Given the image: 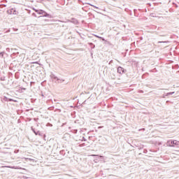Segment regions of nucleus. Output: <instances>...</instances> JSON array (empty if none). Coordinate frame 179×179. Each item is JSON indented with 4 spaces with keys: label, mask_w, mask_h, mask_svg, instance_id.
Returning a JSON list of instances; mask_svg holds the SVG:
<instances>
[{
    "label": "nucleus",
    "mask_w": 179,
    "mask_h": 179,
    "mask_svg": "<svg viewBox=\"0 0 179 179\" xmlns=\"http://www.w3.org/2000/svg\"><path fill=\"white\" fill-rule=\"evenodd\" d=\"M88 5H90V6H92L93 8H94L95 9H99V7L93 5V4H91V3H88Z\"/></svg>",
    "instance_id": "nucleus-23"
},
{
    "label": "nucleus",
    "mask_w": 179,
    "mask_h": 179,
    "mask_svg": "<svg viewBox=\"0 0 179 179\" xmlns=\"http://www.w3.org/2000/svg\"><path fill=\"white\" fill-rule=\"evenodd\" d=\"M98 128L100 129V128H101V127H99Z\"/></svg>",
    "instance_id": "nucleus-49"
},
{
    "label": "nucleus",
    "mask_w": 179,
    "mask_h": 179,
    "mask_svg": "<svg viewBox=\"0 0 179 179\" xmlns=\"http://www.w3.org/2000/svg\"><path fill=\"white\" fill-rule=\"evenodd\" d=\"M124 10H125V12L129 13L130 16H132V10H129L128 8H125Z\"/></svg>",
    "instance_id": "nucleus-12"
},
{
    "label": "nucleus",
    "mask_w": 179,
    "mask_h": 179,
    "mask_svg": "<svg viewBox=\"0 0 179 179\" xmlns=\"http://www.w3.org/2000/svg\"><path fill=\"white\" fill-rule=\"evenodd\" d=\"M1 103H3L4 101H7V102H9V101H13L14 103H17V101L13 99H10V98H8L6 96H3L1 97Z\"/></svg>",
    "instance_id": "nucleus-2"
},
{
    "label": "nucleus",
    "mask_w": 179,
    "mask_h": 179,
    "mask_svg": "<svg viewBox=\"0 0 179 179\" xmlns=\"http://www.w3.org/2000/svg\"><path fill=\"white\" fill-rule=\"evenodd\" d=\"M88 45L91 46V50H94V48H96V45L93 43H88Z\"/></svg>",
    "instance_id": "nucleus-11"
},
{
    "label": "nucleus",
    "mask_w": 179,
    "mask_h": 179,
    "mask_svg": "<svg viewBox=\"0 0 179 179\" xmlns=\"http://www.w3.org/2000/svg\"><path fill=\"white\" fill-rule=\"evenodd\" d=\"M145 12H148V10L146 9H145Z\"/></svg>",
    "instance_id": "nucleus-47"
},
{
    "label": "nucleus",
    "mask_w": 179,
    "mask_h": 179,
    "mask_svg": "<svg viewBox=\"0 0 179 179\" xmlns=\"http://www.w3.org/2000/svg\"><path fill=\"white\" fill-rule=\"evenodd\" d=\"M39 17H43V16L41 15Z\"/></svg>",
    "instance_id": "nucleus-50"
},
{
    "label": "nucleus",
    "mask_w": 179,
    "mask_h": 179,
    "mask_svg": "<svg viewBox=\"0 0 179 179\" xmlns=\"http://www.w3.org/2000/svg\"><path fill=\"white\" fill-rule=\"evenodd\" d=\"M8 75H12V73H11V72H9V73H8Z\"/></svg>",
    "instance_id": "nucleus-44"
},
{
    "label": "nucleus",
    "mask_w": 179,
    "mask_h": 179,
    "mask_svg": "<svg viewBox=\"0 0 179 179\" xmlns=\"http://www.w3.org/2000/svg\"><path fill=\"white\" fill-rule=\"evenodd\" d=\"M66 152L67 153H69V151L68 150H60L59 155H61L62 156H65V155H66Z\"/></svg>",
    "instance_id": "nucleus-9"
},
{
    "label": "nucleus",
    "mask_w": 179,
    "mask_h": 179,
    "mask_svg": "<svg viewBox=\"0 0 179 179\" xmlns=\"http://www.w3.org/2000/svg\"><path fill=\"white\" fill-rule=\"evenodd\" d=\"M45 22H50V20L49 19H45Z\"/></svg>",
    "instance_id": "nucleus-38"
},
{
    "label": "nucleus",
    "mask_w": 179,
    "mask_h": 179,
    "mask_svg": "<svg viewBox=\"0 0 179 179\" xmlns=\"http://www.w3.org/2000/svg\"><path fill=\"white\" fill-rule=\"evenodd\" d=\"M10 51H11V52H13V54H15V52H16L17 51V50L12 48V49H10Z\"/></svg>",
    "instance_id": "nucleus-24"
},
{
    "label": "nucleus",
    "mask_w": 179,
    "mask_h": 179,
    "mask_svg": "<svg viewBox=\"0 0 179 179\" xmlns=\"http://www.w3.org/2000/svg\"><path fill=\"white\" fill-rule=\"evenodd\" d=\"M139 12H142V9L138 8Z\"/></svg>",
    "instance_id": "nucleus-40"
},
{
    "label": "nucleus",
    "mask_w": 179,
    "mask_h": 179,
    "mask_svg": "<svg viewBox=\"0 0 179 179\" xmlns=\"http://www.w3.org/2000/svg\"><path fill=\"white\" fill-rule=\"evenodd\" d=\"M32 64H38V65H41V64L38 63V62H34Z\"/></svg>",
    "instance_id": "nucleus-33"
},
{
    "label": "nucleus",
    "mask_w": 179,
    "mask_h": 179,
    "mask_svg": "<svg viewBox=\"0 0 179 179\" xmlns=\"http://www.w3.org/2000/svg\"><path fill=\"white\" fill-rule=\"evenodd\" d=\"M76 33H77L78 34H79L80 38H82L83 40H85V38L83 37V36H85V34H83V35H82V34H80V32H79V31H76Z\"/></svg>",
    "instance_id": "nucleus-16"
},
{
    "label": "nucleus",
    "mask_w": 179,
    "mask_h": 179,
    "mask_svg": "<svg viewBox=\"0 0 179 179\" xmlns=\"http://www.w3.org/2000/svg\"><path fill=\"white\" fill-rule=\"evenodd\" d=\"M41 96H42V97H44V94H41Z\"/></svg>",
    "instance_id": "nucleus-43"
},
{
    "label": "nucleus",
    "mask_w": 179,
    "mask_h": 179,
    "mask_svg": "<svg viewBox=\"0 0 179 179\" xmlns=\"http://www.w3.org/2000/svg\"><path fill=\"white\" fill-rule=\"evenodd\" d=\"M50 78L51 79H54L55 80H59V78L55 76V74H53L52 73H50Z\"/></svg>",
    "instance_id": "nucleus-8"
},
{
    "label": "nucleus",
    "mask_w": 179,
    "mask_h": 179,
    "mask_svg": "<svg viewBox=\"0 0 179 179\" xmlns=\"http://www.w3.org/2000/svg\"><path fill=\"white\" fill-rule=\"evenodd\" d=\"M166 146L170 148H174L175 146H179V141L177 140H169L166 142Z\"/></svg>",
    "instance_id": "nucleus-1"
},
{
    "label": "nucleus",
    "mask_w": 179,
    "mask_h": 179,
    "mask_svg": "<svg viewBox=\"0 0 179 179\" xmlns=\"http://www.w3.org/2000/svg\"><path fill=\"white\" fill-rule=\"evenodd\" d=\"M140 149H143V147L140 148Z\"/></svg>",
    "instance_id": "nucleus-48"
},
{
    "label": "nucleus",
    "mask_w": 179,
    "mask_h": 179,
    "mask_svg": "<svg viewBox=\"0 0 179 179\" xmlns=\"http://www.w3.org/2000/svg\"><path fill=\"white\" fill-rule=\"evenodd\" d=\"M38 15H44V10H38Z\"/></svg>",
    "instance_id": "nucleus-18"
},
{
    "label": "nucleus",
    "mask_w": 179,
    "mask_h": 179,
    "mask_svg": "<svg viewBox=\"0 0 179 179\" xmlns=\"http://www.w3.org/2000/svg\"><path fill=\"white\" fill-rule=\"evenodd\" d=\"M68 84V83L67 82H66L65 83H64V85H67Z\"/></svg>",
    "instance_id": "nucleus-46"
},
{
    "label": "nucleus",
    "mask_w": 179,
    "mask_h": 179,
    "mask_svg": "<svg viewBox=\"0 0 179 179\" xmlns=\"http://www.w3.org/2000/svg\"><path fill=\"white\" fill-rule=\"evenodd\" d=\"M2 6L6 8V4H0V8H2Z\"/></svg>",
    "instance_id": "nucleus-30"
},
{
    "label": "nucleus",
    "mask_w": 179,
    "mask_h": 179,
    "mask_svg": "<svg viewBox=\"0 0 179 179\" xmlns=\"http://www.w3.org/2000/svg\"><path fill=\"white\" fill-rule=\"evenodd\" d=\"M143 152L145 153V154L148 153V150L144 149Z\"/></svg>",
    "instance_id": "nucleus-34"
},
{
    "label": "nucleus",
    "mask_w": 179,
    "mask_h": 179,
    "mask_svg": "<svg viewBox=\"0 0 179 179\" xmlns=\"http://www.w3.org/2000/svg\"><path fill=\"white\" fill-rule=\"evenodd\" d=\"M99 39L100 40H102V41H106V42H107V41H106V38H103V37H99Z\"/></svg>",
    "instance_id": "nucleus-26"
},
{
    "label": "nucleus",
    "mask_w": 179,
    "mask_h": 179,
    "mask_svg": "<svg viewBox=\"0 0 179 179\" xmlns=\"http://www.w3.org/2000/svg\"><path fill=\"white\" fill-rule=\"evenodd\" d=\"M6 51H8V52L10 51V48H6Z\"/></svg>",
    "instance_id": "nucleus-37"
},
{
    "label": "nucleus",
    "mask_w": 179,
    "mask_h": 179,
    "mask_svg": "<svg viewBox=\"0 0 179 179\" xmlns=\"http://www.w3.org/2000/svg\"><path fill=\"white\" fill-rule=\"evenodd\" d=\"M134 16H139V13H138V10L136 8L134 9Z\"/></svg>",
    "instance_id": "nucleus-15"
},
{
    "label": "nucleus",
    "mask_w": 179,
    "mask_h": 179,
    "mask_svg": "<svg viewBox=\"0 0 179 179\" xmlns=\"http://www.w3.org/2000/svg\"><path fill=\"white\" fill-rule=\"evenodd\" d=\"M32 16H34V17H37V14H36V13H33Z\"/></svg>",
    "instance_id": "nucleus-29"
},
{
    "label": "nucleus",
    "mask_w": 179,
    "mask_h": 179,
    "mask_svg": "<svg viewBox=\"0 0 179 179\" xmlns=\"http://www.w3.org/2000/svg\"><path fill=\"white\" fill-rule=\"evenodd\" d=\"M6 167H8V169H15L16 170L19 169V167L15 166H6Z\"/></svg>",
    "instance_id": "nucleus-20"
},
{
    "label": "nucleus",
    "mask_w": 179,
    "mask_h": 179,
    "mask_svg": "<svg viewBox=\"0 0 179 179\" xmlns=\"http://www.w3.org/2000/svg\"><path fill=\"white\" fill-rule=\"evenodd\" d=\"M22 90H26V88L22 87Z\"/></svg>",
    "instance_id": "nucleus-41"
},
{
    "label": "nucleus",
    "mask_w": 179,
    "mask_h": 179,
    "mask_svg": "<svg viewBox=\"0 0 179 179\" xmlns=\"http://www.w3.org/2000/svg\"><path fill=\"white\" fill-rule=\"evenodd\" d=\"M31 129L35 135H38V131H36V129L31 127Z\"/></svg>",
    "instance_id": "nucleus-14"
},
{
    "label": "nucleus",
    "mask_w": 179,
    "mask_h": 179,
    "mask_svg": "<svg viewBox=\"0 0 179 179\" xmlns=\"http://www.w3.org/2000/svg\"><path fill=\"white\" fill-rule=\"evenodd\" d=\"M148 75H149V73H145L144 74H143L141 76L142 79H145V77Z\"/></svg>",
    "instance_id": "nucleus-21"
},
{
    "label": "nucleus",
    "mask_w": 179,
    "mask_h": 179,
    "mask_svg": "<svg viewBox=\"0 0 179 179\" xmlns=\"http://www.w3.org/2000/svg\"><path fill=\"white\" fill-rule=\"evenodd\" d=\"M15 79H19V77H17V76L15 75Z\"/></svg>",
    "instance_id": "nucleus-39"
},
{
    "label": "nucleus",
    "mask_w": 179,
    "mask_h": 179,
    "mask_svg": "<svg viewBox=\"0 0 179 179\" xmlns=\"http://www.w3.org/2000/svg\"><path fill=\"white\" fill-rule=\"evenodd\" d=\"M57 83H64V82H65V80L62 78H59V80H57Z\"/></svg>",
    "instance_id": "nucleus-17"
},
{
    "label": "nucleus",
    "mask_w": 179,
    "mask_h": 179,
    "mask_svg": "<svg viewBox=\"0 0 179 179\" xmlns=\"http://www.w3.org/2000/svg\"><path fill=\"white\" fill-rule=\"evenodd\" d=\"M43 17H49V19L52 18V15H51L50 14H48V13L45 12V10H44V13L43 14Z\"/></svg>",
    "instance_id": "nucleus-7"
},
{
    "label": "nucleus",
    "mask_w": 179,
    "mask_h": 179,
    "mask_svg": "<svg viewBox=\"0 0 179 179\" xmlns=\"http://www.w3.org/2000/svg\"><path fill=\"white\" fill-rule=\"evenodd\" d=\"M110 78H111L113 80H115V79H117V76H115V73H110Z\"/></svg>",
    "instance_id": "nucleus-10"
},
{
    "label": "nucleus",
    "mask_w": 179,
    "mask_h": 179,
    "mask_svg": "<svg viewBox=\"0 0 179 179\" xmlns=\"http://www.w3.org/2000/svg\"><path fill=\"white\" fill-rule=\"evenodd\" d=\"M14 153H19V150H15L14 151Z\"/></svg>",
    "instance_id": "nucleus-36"
},
{
    "label": "nucleus",
    "mask_w": 179,
    "mask_h": 179,
    "mask_svg": "<svg viewBox=\"0 0 179 179\" xmlns=\"http://www.w3.org/2000/svg\"><path fill=\"white\" fill-rule=\"evenodd\" d=\"M39 17H43V16L41 15Z\"/></svg>",
    "instance_id": "nucleus-51"
},
{
    "label": "nucleus",
    "mask_w": 179,
    "mask_h": 179,
    "mask_svg": "<svg viewBox=\"0 0 179 179\" xmlns=\"http://www.w3.org/2000/svg\"><path fill=\"white\" fill-rule=\"evenodd\" d=\"M95 159H94V163H99V159H101L103 156L97 155H92Z\"/></svg>",
    "instance_id": "nucleus-6"
},
{
    "label": "nucleus",
    "mask_w": 179,
    "mask_h": 179,
    "mask_svg": "<svg viewBox=\"0 0 179 179\" xmlns=\"http://www.w3.org/2000/svg\"><path fill=\"white\" fill-rule=\"evenodd\" d=\"M66 123L63 124H62V127H64V125H66Z\"/></svg>",
    "instance_id": "nucleus-45"
},
{
    "label": "nucleus",
    "mask_w": 179,
    "mask_h": 179,
    "mask_svg": "<svg viewBox=\"0 0 179 179\" xmlns=\"http://www.w3.org/2000/svg\"><path fill=\"white\" fill-rule=\"evenodd\" d=\"M174 93H176V92H168L166 93V96H173V94H174Z\"/></svg>",
    "instance_id": "nucleus-19"
},
{
    "label": "nucleus",
    "mask_w": 179,
    "mask_h": 179,
    "mask_svg": "<svg viewBox=\"0 0 179 179\" xmlns=\"http://www.w3.org/2000/svg\"><path fill=\"white\" fill-rule=\"evenodd\" d=\"M0 80L1 82L6 80V74L5 73L4 71H3V72L0 71Z\"/></svg>",
    "instance_id": "nucleus-5"
},
{
    "label": "nucleus",
    "mask_w": 179,
    "mask_h": 179,
    "mask_svg": "<svg viewBox=\"0 0 179 179\" xmlns=\"http://www.w3.org/2000/svg\"><path fill=\"white\" fill-rule=\"evenodd\" d=\"M95 37H96V38H100V37H101V36H99V35H96V34H94V35Z\"/></svg>",
    "instance_id": "nucleus-32"
},
{
    "label": "nucleus",
    "mask_w": 179,
    "mask_h": 179,
    "mask_svg": "<svg viewBox=\"0 0 179 179\" xmlns=\"http://www.w3.org/2000/svg\"><path fill=\"white\" fill-rule=\"evenodd\" d=\"M6 13L8 15H17V11L16 10V8H12L9 10H7Z\"/></svg>",
    "instance_id": "nucleus-3"
},
{
    "label": "nucleus",
    "mask_w": 179,
    "mask_h": 179,
    "mask_svg": "<svg viewBox=\"0 0 179 179\" xmlns=\"http://www.w3.org/2000/svg\"><path fill=\"white\" fill-rule=\"evenodd\" d=\"M113 60H110L108 63L109 65H111L113 64Z\"/></svg>",
    "instance_id": "nucleus-35"
},
{
    "label": "nucleus",
    "mask_w": 179,
    "mask_h": 179,
    "mask_svg": "<svg viewBox=\"0 0 179 179\" xmlns=\"http://www.w3.org/2000/svg\"><path fill=\"white\" fill-rule=\"evenodd\" d=\"M31 13V10H28V13Z\"/></svg>",
    "instance_id": "nucleus-42"
},
{
    "label": "nucleus",
    "mask_w": 179,
    "mask_h": 179,
    "mask_svg": "<svg viewBox=\"0 0 179 179\" xmlns=\"http://www.w3.org/2000/svg\"><path fill=\"white\" fill-rule=\"evenodd\" d=\"M33 10H34V12H36L37 13V12H38V10L36 9L35 8H33Z\"/></svg>",
    "instance_id": "nucleus-31"
},
{
    "label": "nucleus",
    "mask_w": 179,
    "mask_h": 179,
    "mask_svg": "<svg viewBox=\"0 0 179 179\" xmlns=\"http://www.w3.org/2000/svg\"><path fill=\"white\" fill-rule=\"evenodd\" d=\"M170 43V41H159L158 43Z\"/></svg>",
    "instance_id": "nucleus-28"
},
{
    "label": "nucleus",
    "mask_w": 179,
    "mask_h": 179,
    "mask_svg": "<svg viewBox=\"0 0 179 179\" xmlns=\"http://www.w3.org/2000/svg\"><path fill=\"white\" fill-rule=\"evenodd\" d=\"M5 55V52H0V57L1 58H3V55Z\"/></svg>",
    "instance_id": "nucleus-25"
},
{
    "label": "nucleus",
    "mask_w": 179,
    "mask_h": 179,
    "mask_svg": "<svg viewBox=\"0 0 179 179\" xmlns=\"http://www.w3.org/2000/svg\"><path fill=\"white\" fill-rule=\"evenodd\" d=\"M38 135L39 136H41V138H45V134L41 133V131H38Z\"/></svg>",
    "instance_id": "nucleus-13"
},
{
    "label": "nucleus",
    "mask_w": 179,
    "mask_h": 179,
    "mask_svg": "<svg viewBox=\"0 0 179 179\" xmlns=\"http://www.w3.org/2000/svg\"><path fill=\"white\" fill-rule=\"evenodd\" d=\"M87 141V139H86V138H85V136L82 137L81 142H86Z\"/></svg>",
    "instance_id": "nucleus-22"
},
{
    "label": "nucleus",
    "mask_w": 179,
    "mask_h": 179,
    "mask_svg": "<svg viewBox=\"0 0 179 179\" xmlns=\"http://www.w3.org/2000/svg\"><path fill=\"white\" fill-rule=\"evenodd\" d=\"M167 94H162V99H166V97H167Z\"/></svg>",
    "instance_id": "nucleus-27"
},
{
    "label": "nucleus",
    "mask_w": 179,
    "mask_h": 179,
    "mask_svg": "<svg viewBox=\"0 0 179 179\" xmlns=\"http://www.w3.org/2000/svg\"><path fill=\"white\" fill-rule=\"evenodd\" d=\"M117 73H119L120 75H123V73H125V72H127V69L122 68L121 66H119L117 68Z\"/></svg>",
    "instance_id": "nucleus-4"
}]
</instances>
